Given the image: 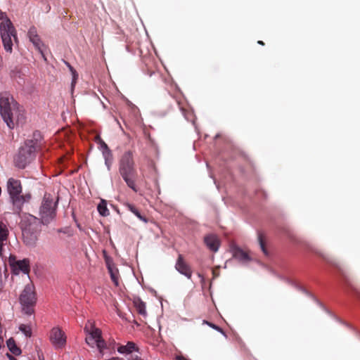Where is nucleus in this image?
<instances>
[{
	"mask_svg": "<svg viewBox=\"0 0 360 360\" xmlns=\"http://www.w3.org/2000/svg\"><path fill=\"white\" fill-rule=\"evenodd\" d=\"M0 114L10 129L25 121L24 110L8 93L0 94Z\"/></svg>",
	"mask_w": 360,
	"mask_h": 360,
	"instance_id": "1",
	"label": "nucleus"
},
{
	"mask_svg": "<svg viewBox=\"0 0 360 360\" xmlns=\"http://www.w3.org/2000/svg\"><path fill=\"white\" fill-rule=\"evenodd\" d=\"M119 174L123 179L127 186L134 192L139 191L136 181L138 173L134 158V153L131 150L125 151L120 157L118 162Z\"/></svg>",
	"mask_w": 360,
	"mask_h": 360,
	"instance_id": "2",
	"label": "nucleus"
},
{
	"mask_svg": "<svg viewBox=\"0 0 360 360\" xmlns=\"http://www.w3.org/2000/svg\"><path fill=\"white\" fill-rule=\"evenodd\" d=\"M33 136L34 139H27L24 142L14 157L15 166L20 169L25 168L35 158L37 152L41 146L38 140L40 134L34 132Z\"/></svg>",
	"mask_w": 360,
	"mask_h": 360,
	"instance_id": "3",
	"label": "nucleus"
},
{
	"mask_svg": "<svg viewBox=\"0 0 360 360\" xmlns=\"http://www.w3.org/2000/svg\"><path fill=\"white\" fill-rule=\"evenodd\" d=\"M6 190L13 205V213L19 214L22 210L23 205L30 200L31 194H22V186L20 180L13 177L7 180Z\"/></svg>",
	"mask_w": 360,
	"mask_h": 360,
	"instance_id": "4",
	"label": "nucleus"
},
{
	"mask_svg": "<svg viewBox=\"0 0 360 360\" xmlns=\"http://www.w3.org/2000/svg\"><path fill=\"white\" fill-rule=\"evenodd\" d=\"M58 201V198L55 200L53 195L44 194L39 211L41 223L44 225L49 224L55 219Z\"/></svg>",
	"mask_w": 360,
	"mask_h": 360,
	"instance_id": "5",
	"label": "nucleus"
},
{
	"mask_svg": "<svg viewBox=\"0 0 360 360\" xmlns=\"http://www.w3.org/2000/svg\"><path fill=\"white\" fill-rule=\"evenodd\" d=\"M0 34L5 50L7 52L12 51V37L17 40L15 29L11 20L6 18V15L0 11Z\"/></svg>",
	"mask_w": 360,
	"mask_h": 360,
	"instance_id": "6",
	"label": "nucleus"
},
{
	"mask_svg": "<svg viewBox=\"0 0 360 360\" xmlns=\"http://www.w3.org/2000/svg\"><path fill=\"white\" fill-rule=\"evenodd\" d=\"M84 332L86 333V342L90 347H94L95 345L97 347L101 357L104 355V349L106 348V344L101 336V330L95 328L94 324L88 321L84 328Z\"/></svg>",
	"mask_w": 360,
	"mask_h": 360,
	"instance_id": "7",
	"label": "nucleus"
},
{
	"mask_svg": "<svg viewBox=\"0 0 360 360\" xmlns=\"http://www.w3.org/2000/svg\"><path fill=\"white\" fill-rule=\"evenodd\" d=\"M36 300L33 285L30 284L25 285L20 294V302L26 314L31 315L34 312L33 306L36 303Z\"/></svg>",
	"mask_w": 360,
	"mask_h": 360,
	"instance_id": "8",
	"label": "nucleus"
},
{
	"mask_svg": "<svg viewBox=\"0 0 360 360\" xmlns=\"http://www.w3.org/2000/svg\"><path fill=\"white\" fill-rule=\"evenodd\" d=\"M50 341L56 348H62L65 345L66 336L58 327L53 328L50 332Z\"/></svg>",
	"mask_w": 360,
	"mask_h": 360,
	"instance_id": "9",
	"label": "nucleus"
},
{
	"mask_svg": "<svg viewBox=\"0 0 360 360\" xmlns=\"http://www.w3.org/2000/svg\"><path fill=\"white\" fill-rule=\"evenodd\" d=\"M10 264L14 268L15 270L18 269L24 274H29L30 272V261L27 259L22 260L15 261V257L11 255L9 257Z\"/></svg>",
	"mask_w": 360,
	"mask_h": 360,
	"instance_id": "10",
	"label": "nucleus"
},
{
	"mask_svg": "<svg viewBox=\"0 0 360 360\" xmlns=\"http://www.w3.org/2000/svg\"><path fill=\"white\" fill-rule=\"evenodd\" d=\"M175 269L188 278H191L192 270L190 266L186 262L182 255H179L175 264Z\"/></svg>",
	"mask_w": 360,
	"mask_h": 360,
	"instance_id": "11",
	"label": "nucleus"
},
{
	"mask_svg": "<svg viewBox=\"0 0 360 360\" xmlns=\"http://www.w3.org/2000/svg\"><path fill=\"white\" fill-rule=\"evenodd\" d=\"M28 37L30 38V41L34 44L35 48L39 51V52L44 57V44L41 42L39 35L37 34V31L36 27H32L28 31Z\"/></svg>",
	"mask_w": 360,
	"mask_h": 360,
	"instance_id": "12",
	"label": "nucleus"
},
{
	"mask_svg": "<svg viewBox=\"0 0 360 360\" xmlns=\"http://www.w3.org/2000/svg\"><path fill=\"white\" fill-rule=\"evenodd\" d=\"M9 231L6 224L0 221V256H3L4 246L8 240Z\"/></svg>",
	"mask_w": 360,
	"mask_h": 360,
	"instance_id": "13",
	"label": "nucleus"
},
{
	"mask_svg": "<svg viewBox=\"0 0 360 360\" xmlns=\"http://www.w3.org/2000/svg\"><path fill=\"white\" fill-rule=\"evenodd\" d=\"M106 266L108 270V272L110 275L111 280L115 283L116 286L119 285V272L112 261L110 258L105 259Z\"/></svg>",
	"mask_w": 360,
	"mask_h": 360,
	"instance_id": "14",
	"label": "nucleus"
},
{
	"mask_svg": "<svg viewBox=\"0 0 360 360\" xmlns=\"http://www.w3.org/2000/svg\"><path fill=\"white\" fill-rule=\"evenodd\" d=\"M22 236L24 243L27 245L32 246L37 240V233L35 232H31L30 229H25L22 231Z\"/></svg>",
	"mask_w": 360,
	"mask_h": 360,
	"instance_id": "15",
	"label": "nucleus"
},
{
	"mask_svg": "<svg viewBox=\"0 0 360 360\" xmlns=\"http://www.w3.org/2000/svg\"><path fill=\"white\" fill-rule=\"evenodd\" d=\"M205 243L212 252H217L219 247V240L215 235H208L204 238Z\"/></svg>",
	"mask_w": 360,
	"mask_h": 360,
	"instance_id": "16",
	"label": "nucleus"
},
{
	"mask_svg": "<svg viewBox=\"0 0 360 360\" xmlns=\"http://www.w3.org/2000/svg\"><path fill=\"white\" fill-rule=\"evenodd\" d=\"M136 349L135 343L133 342H128L126 345L119 346L117 351L121 354H130Z\"/></svg>",
	"mask_w": 360,
	"mask_h": 360,
	"instance_id": "17",
	"label": "nucleus"
},
{
	"mask_svg": "<svg viewBox=\"0 0 360 360\" xmlns=\"http://www.w3.org/2000/svg\"><path fill=\"white\" fill-rule=\"evenodd\" d=\"M233 256L236 259L241 262H248L250 260V257L248 253L240 248L235 250Z\"/></svg>",
	"mask_w": 360,
	"mask_h": 360,
	"instance_id": "18",
	"label": "nucleus"
},
{
	"mask_svg": "<svg viewBox=\"0 0 360 360\" xmlns=\"http://www.w3.org/2000/svg\"><path fill=\"white\" fill-rule=\"evenodd\" d=\"M257 238L261 250L262 251L264 255L269 256V252L266 247L265 236L262 233L258 232Z\"/></svg>",
	"mask_w": 360,
	"mask_h": 360,
	"instance_id": "19",
	"label": "nucleus"
},
{
	"mask_svg": "<svg viewBox=\"0 0 360 360\" xmlns=\"http://www.w3.org/2000/svg\"><path fill=\"white\" fill-rule=\"evenodd\" d=\"M7 346L9 350L14 355H20L21 354V349L16 345L15 340L13 338H10L7 340Z\"/></svg>",
	"mask_w": 360,
	"mask_h": 360,
	"instance_id": "20",
	"label": "nucleus"
},
{
	"mask_svg": "<svg viewBox=\"0 0 360 360\" xmlns=\"http://www.w3.org/2000/svg\"><path fill=\"white\" fill-rule=\"evenodd\" d=\"M125 207L127 208L128 210H129L133 214H134L140 220H141L144 222L148 221L147 219L140 213L139 210L134 205L130 204V203H127L125 205Z\"/></svg>",
	"mask_w": 360,
	"mask_h": 360,
	"instance_id": "21",
	"label": "nucleus"
},
{
	"mask_svg": "<svg viewBox=\"0 0 360 360\" xmlns=\"http://www.w3.org/2000/svg\"><path fill=\"white\" fill-rule=\"evenodd\" d=\"M97 210L99 214L103 217H107L110 214V212L107 207L106 201L101 200L97 206Z\"/></svg>",
	"mask_w": 360,
	"mask_h": 360,
	"instance_id": "22",
	"label": "nucleus"
},
{
	"mask_svg": "<svg viewBox=\"0 0 360 360\" xmlns=\"http://www.w3.org/2000/svg\"><path fill=\"white\" fill-rule=\"evenodd\" d=\"M134 306L136 307V309L137 312L141 314L146 316V304L140 300L139 299L137 300H135L134 302Z\"/></svg>",
	"mask_w": 360,
	"mask_h": 360,
	"instance_id": "23",
	"label": "nucleus"
},
{
	"mask_svg": "<svg viewBox=\"0 0 360 360\" xmlns=\"http://www.w3.org/2000/svg\"><path fill=\"white\" fill-rule=\"evenodd\" d=\"M19 330L22 332L27 337H31L32 335V329L31 327L28 325L21 324L19 326Z\"/></svg>",
	"mask_w": 360,
	"mask_h": 360,
	"instance_id": "24",
	"label": "nucleus"
},
{
	"mask_svg": "<svg viewBox=\"0 0 360 360\" xmlns=\"http://www.w3.org/2000/svg\"><path fill=\"white\" fill-rule=\"evenodd\" d=\"M98 139L101 143V148L103 149V153L105 152L108 155H110L111 152L108 145L103 140H101L99 136H98Z\"/></svg>",
	"mask_w": 360,
	"mask_h": 360,
	"instance_id": "25",
	"label": "nucleus"
},
{
	"mask_svg": "<svg viewBox=\"0 0 360 360\" xmlns=\"http://www.w3.org/2000/svg\"><path fill=\"white\" fill-rule=\"evenodd\" d=\"M103 154L105 158V162L108 169L110 170L112 164V154L110 153V155H108L105 152H103Z\"/></svg>",
	"mask_w": 360,
	"mask_h": 360,
	"instance_id": "26",
	"label": "nucleus"
},
{
	"mask_svg": "<svg viewBox=\"0 0 360 360\" xmlns=\"http://www.w3.org/2000/svg\"><path fill=\"white\" fill-rule=\"evenodd\" d=\"M68 67L70 68V70L72 72V86L73 87L75 86V84L76 82V79L77 78V72L76 70L70 65L68 64Z\"/></svg>",
	"mask_w": 360,
	"mask_h": 360,
	"instance_id": "27",
	"label": "nucleus"
},
{
	"mask_svg": "<svg viewBox=\"0 0 360 360\" xmlns=\"http://www.w3.org/2000/svg\"><path fill=\"white\" fill-rule=\"evenodd\" d=\"M9 360H17L13 356L10 354H6Z\"/></svg>",
	"mask_w": 360,
	"mask_h": 360,
	"instance_id": "28",
	"label": "nucleus"
},
{
	"mask_svg": "<svg viewBox=\"0 0 360 360\" xmlns=\"http://www.w3.org/2000/svg\"><path fill=\"white\" fill-rule=\"evenodd\" d=\"M177 360H188V359L183 356H180L177 357Z\"/></svg>",
	"mask_w": 360,
	"mask_h": 360,
	"instance_id": "29",
	"label": "nucleus"
},
{
	"mask_svg": "<svg viewBox=\"0 0 360 360\" xmlns=\"http://www.w3.org/2000/svg\"><path fill=\"white\" fill-rule=\"evenodd\" d=\"M257 44H260V45H262V46H264V41H261V40H259V41H257Z\"/></svg>",
	"mask_w": 360,
	"mask_h": 360,
	"instance_id": "30",
	"label": "nucleus"
},
{
	"mask_svg": "<svg viewBox=\"0 0 360 360\" xmlns=\"http://www.w3.org/2000/svg\"><path fill=\"white\" fill-rule=\"evenodd\" d=\"M212 274L214 275V277L217 276V273H215L214 270L212 271Z\"/></svg>",
	"mask_w": 360,
	"mask_h": 360,
	"instance_id": "31",
	"label": "nucleus"
}]
</instances>
